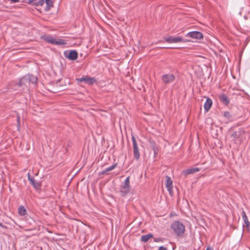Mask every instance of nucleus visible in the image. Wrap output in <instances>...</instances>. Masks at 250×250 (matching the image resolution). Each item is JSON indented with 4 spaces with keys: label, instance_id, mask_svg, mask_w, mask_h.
Listing matches in <instances>:
<instances>
[{
    "label": "nucleus",
    "instance_id": "6e6552de",
    "mask_svg": "<svg viewBox=\"0 0 250 250\" xmlns=\"http://www.w3.org/2000/svg\"><path fill=\"white\" fill-rule=\"evenodd\" d=\"M175 76L172 74H167L164 75L162 76V80L165 83H169L174 81Z\"/></svg>",
    "mask_w": 250,
    "mask_h": 250
},
{
    "label": "nucleus",
    "instance_id": "5701e85b",
    "mask_svg": "<svg viewBox=\"0 0 250 250\" xmlns=\"http://www.w3.org/2000/svg\"><path fill=\"white\" fill-rule=\"evenodd\" d=\"M132 142H133V145H135V144H137V142L136 141V139L134 136H132Z\"/></svg>",
    "mask_w": 250,
    "mask_h": 250
},
{
    "label": "nucleus",
    "instance_id": "f03ea898",
    "mask_svg": "<svg viewBox=\"0 0 250 250\" xmlns=\"http://www.w3.org/2000/svg\"><path fill=\"white\" fill-rule=\"evenodd\" d=\"M171 228L178 235L182 234L185 231V226L179 221H175L171 225Z\"/></svg>",
    "mask_w": 250,
    "mask_h": 250
},
{
    "label": "nucleus",
    "instance_id": "20e7f679",
    "mask_svg": "<svg viewBox=\"0 0 250 250\" xmlns=\"http://www.w3.org/2000/svg\"><path fill=\"white\" fill-rule=\"evenodd\" d=\"M130 188L129 177H127L121 186V192L125 195L129 192Z\"/></svg>",
    "mask_w": 250,
    "mask_h": 250
},
{
    "label": "nucleus",
    "instance_id": "f257e3e1",
    "mask_svg": "<svg viewBox=\"0 0 250 250\" xmlns=\"http://www.w3.org/2000/svg\"><path fill=\"white\" fill-rule=\"evenodd\" d=\"M37 80V78L33 75H26L20 79L18 85L23 90H28L30 84L35 83Z\"/></svg>",
    "mask_w": 250,
    "mask_h": 250
},
{
    "label": "nucleus",
    "instance_id": "b1692460",
    "mask_svg": "<svg viewBox=\"0 0 250 250\" xmlns=\"http://www.w3.org/2000/svg\"><path fill=\"white\" fill-rule=\"evenodd\" d=\"M38 3L39 5H42L44 3V0H39Z\"/></svg>",
    "mask_w": 250,
    "mask_h": 250
},
{
    "label": "nucleus",
    "instance_id": "c85d7f7f",
    "mask_svg": "<svg viewBox=\"0 0 250 250\" xmlns=\"http://www.w3.org/2000/svg\"><path fill=\"white\" fill-rule=\"evenodd\" d=\"M206 250H211L209 248H207V249Z\"/></svg>",
    "mask_w": 250,
    "mask_h": 250
},
{
    "label": "nucleus",
    "instance_id": "aec40b11",
    "mask_svg": "<svg viewBox=\"0 0 250 250\" xmlns=\"http://www.w3.org/2000/svg\"><path fill=\"white\" fill-rule=\"evenodd\" d=\"M46 40L48 42L55 44L56 39L53 37L51 36L47 37L46 38Z\"/></svg>",
    "mask_w": 250,
    "mask_h": 250
},
{
    "label": "nucleus",
    "instance_id": "dca6fc26",
    "mask_svg": "<svg viewBox=\"0 0 250 250\" xmlns=\"http://www.w3.org/2000/svg\"><path fill=\"white\" fill-rule=\"evenodd\" d=\"M220 100L226 105H227L229 103V100L227 96L224 94H222L219 96Z\"/></svg>",
    "mask_w": 250,
    "mask_h": 250
},
{
    "label": "nucleus",
    "instance_id": "ddd939ff",
    "mask_svg": "<svg viewBox=\"0 0 250 250\" xmlns=\"http://www.w3.org/2000/svg\"><path fill=\"white\" fill-rule=\"evenodd\" d=\"M212 104V100L210 98H207L204 104V109L206 111H208Z\"/></svg>",
    "mask_w": 250,
    "mask_h": 250
},
{
    "label": "nucleus",
    "instance_id": "393cba45",
    "mask_svg": "<svg viewBox=\"0 0 250 250\" xmlns=\"http://www.w3.org/2000/svg\"><path fill=\"white\" fill-rule=\"evenodd\" d=\"M159 250H167V249L166 247L161 246V247H159Z\"/></svg>",
    "mask_w": 250,
    "mask_h": 250
},
{
    "label": "nucleus",
    "instance_id": "bb28decb",
    "mask_svg": "<svg viewBox=\"0 0 250 250\" xmlns=\"http://www.w3.org/2000/svg\"><path fill=\"white\" fill-rule=\"evenodd\" d=\"M0 227L3 228H6V227L4 226L2 223L0 222Z\"/></svg>",
    "mask_w": 250,
    "mask_h": 250
},
{
    "label": "nucleus",
    "instance_id": "a211bd4d",
    "mask_svg": "<svg viewBox=\"0 0 250 250\" xmlns=\"http://www.w3.org/2000/svg\"><path fill=\"white\" fill-rule=\"evenodd\" d=\"M152 237L151 234H147L141 237V240L144 242H147L150 238Z\"/></svg>",
    "mask_w": 250,
    "mask_h": 250
},
{
    "label": "nucleus",
    "instance_id": "9b49d317",
    "mask_svg": "<svg viewBox=\"0 0 250 250\" xmlns=\"http://www.w3.org/2000/svg\"><path fill=\"white\" fill-rule=\"evenodd\" d=\"M200 170L199 168L197 167H193L188 168L183 171V173L187 176L189 174H193L195 172H198Z\"/></svg>",
    "mask_w": 250,
    "mask_h": 250
},
{
    "label": "nucleus",
    "instance_id": "7ed1b4c3",
    "mask_svg": "<svg viewBox=\"0 0 250 250\" xmlns=\"http://www.w3.org/2000/svg\"><path fill=\"white\" fill-rule=\"evenodd\" d=\"M244 133V132L241 130L238 131H235L232 134L231 137L233 138V140L234 141L235 143H241L244 137L243 135Z\"/></svg>",
    "mask_w": 250,
    "mask_h": 250
},
{
    "label": "nucleus",
    "instance_id": "4be33fe9",
    "mask_svg": "<svg viewBox=\"0 0 250 250\" xmlns=\"http://www.w3.org/2000/svg\"><path fill=\"white\" fill-rule=\"evenodd\" d=\"M45 2L47 5L48 6V10L50 7L53 6V2L52 0H45Z\"/></svg>",
    "mask_w": 250,
    "mask_h": 250
},
{
    "label": "nucleus",
    "instance_id": "cd10ccee",
    "mask_svg": "<svg viewBox=\"0 0 250 250\" xmlns=\"http://www.w3.org/2000/svg\"><path fill=\"white\" fill-rule=\"evenodd\" d=\"M229 113H228V112H225V116H228V115H229Z\"/></svg>",
    "mask_w": 250,
    "mask_h": 250
},
{
    "label": "nucleus",
    "instance_id": "f8f14e48",
    "mask_svg": "<svg viewBox=\"0 0 250 250\" xmlns=\"http://www.w3.org/2000/svg\"><path fill=\"white\" fill-rule=\"evenodd\" d=\"M28 180L36 189H39L40 188L41 183L39 182L35 181L33 178L30 177L29 174H28Z\"/></svg>",
    "mask_w": 250,
    "mask_h": 250
},
{
    "label": "nucleus",
    "instance_id": "423d86ee",
    "mask_svg": "<svg viewBox=\"0 0 250 250\" xmlns=\"http://www.w3.org/2000/svg\"><path fill=\"white\" fill-rule=\"evenodd\" d=\"M166 187L167 188L169 194L172 196L173 194V182L170 177L166 176Z\"/></svg>",
    "mask_w": 250,
    "mask_h": 250
},
{
    "label": "nucleus",
    "instance_id": "9d476101",
    "mask_svg": "<svg viewBox=\"0 0 250 250\" xmlns=\"http://www.w3.org/2000/svg\"><path fill=\"white\" fill-rule=\"evenodd\" d=\"M242 219L244 221L243 227L246 228L248 230H249L250 228V222L249 221L248 217L244 211H243L242 212Z\"/></svg>",
    "mask_w": 250,
    "mask_h": 250
},
{
    "label": "nucleus",
    "instance_id": "1a4fd4ad",
    "mask_svg": "<svg viewBox=\"0 0 250 250\" xmlns=\"http://www.w3.org/2000/svg\"><path fill=\"white\" fill-rule=\"evenodd\" d=\"M186 36L196 39H201L203 38V34L198 31H192L188 32L187 34H186Z\"/></svg>",
    "mask_w": 250,
    "mask_h": 250
},
{
    "label": "nucleus",
    "instance_id": "0eeeda50",
    "mask_svg": "<svg viewBox=\"0 0 250 250\" xmlns=\"http://www.w3.org/2000/svg\"><path fill=\"white\" fill-rule=\"evenodd\" d=\"M76 81L79 83L83 82L85 83L88 84H92L96 82L95 79L88 76L83 77L82 78H78L76 79Z\"/></svg>",
    "mask_w": 250,
    "mask_h": 250
},
{
    "label": "nucleus",
    "instance_id": "f3484780",
    "mask_svg": "<svg viewBox=\"0 0 250 250\" xmlns=\"http://www.w3.org/2000/svg\"><path fill=\"white\" fill-rule=\"evenodd\" d=\"M18 212L20 215L23 216L26 213V210L23 206H20L18 208Z\"/></svg>",
    "mask_w": 250,
    "mask_h": 250
},
{
    "label": "nucleus",
    "instance_id": "6ab92c4d",
    "mask_svg": "<svg viewBox=\"0 0 250 250\" xmlns=\"http://www.w3.org/2000/svg\"><path fill=\"white\" fill-rule=\"evenodd\" d=\"M66 44L63 40L62 39H56L55 44L63 45Z\"/></svg>",
    "mask_w": 250,
    "mask_h": 250
},
{
    "label": "nucleus",
    "instance_id": "2eb2a0df",
    "mask_svg": "<svg viewBox=\"0 0 250 250\" xmlns=\"http://www.w3.org/2000/svg\"><path fill=\"white\" fill-rule=\"evenodd\" d=\"M133 153L134 157L136 159H138L140 157V153L137 144H135V145H133Z\"/></svg>",
    "mask_w": 250,
    "mask_h": 250
},
{
    "label": "nucleus",
    "instance_id": "412c9836",
    "mask_svg": "<svg viewBox=\"0 0 250 250\" xmlns=\"http://www.w3.org/2000/svg\"><path fill=\"white\" fill-rule=\"evenodd\" d=\"M116 167V164L113 165L109 167L106 168L102 172V174H104L105 172L110 171L113 170V169H114Z\"/></svg>",
    "mask_w": 250,
    "mask_h": 250
},
{
    "label": "nucleus",
    "instance_id": "39448f33",
    "mask_svg": "<svg viewBox=\"0 0 250 250\" xmlns=\"http://www.w3.org/2000/svg\"><path fill=\"white\" fill-rule=\"evenodd\" d=\"M165 40L168 43H179L184 42V39L180 36H170L166 38Z\"/></svg>",
    "mask_w": 250,
    "mask_h": 250
},
{
    "label": "nucleus",
    "instance_id": "4468645a",
    "mask_svg": "<svg viewBox=\"0 0 250 250\" xmlns=\"http://www.w3.org/2000/svg\"><path fill=\"white\" fill-rule=\"evenodd\" d=\"M67 58L70 60H75L78 58V53L76 51H71L69 53Z\"/></svg>",
    "mask_w": 250,
    "mask_h": 250
},
{
    "label": "nucleus",
    "instance_id": "a878e982",
    "mask_svg": "<svg viewBox=\"0 0 250 250\" xmlns=\"http://www.w3.org/2000/svg\"><path fill=\"white\" fill-rule=\"evenodd\" d=\"M158 149L157 148L153 147V151L155 154V155L157 153Z\"/></svg>",
    "mask_w": 250,
    "mask_h": 250
}]
</instances>
